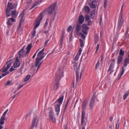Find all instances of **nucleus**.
Segmentation results:
<instances>
[{"label": "nucleus", "mask_w": 129, "mask_h": 129, "mask_svg": "<svg viewBox=\"0 0 129 129\" xmlns=\"http://www.w3.org/2000/svg\"><path fill=\"white\" fill-rule=\"evenodd\" d=\"M108 1L107 0H104V7L106 8L107 7V5Z\"/></svg>", "instance_id": "43"}, {"label": "nucleus", "mask_w": 129, "mask_h": 129, "mask_svg": "<svg viewBox=\"0 0 129 129\" xmlns=\"http://www.w3.org/2000/svg\"><path fill=\"white\" fill-rule=\"evenodd\" d=\"M124 20L122 16L119 18L118 21V26L117 28L116 33L117 35L119 34L120 33V30L121 29L122 25L123 23Z\"/></svg>", "instance_id": "4"}, {"label": "nucleus", "mask_w": 129, "mask_h": 129, "mask_svg": "<svg viewBox=\"0 0 129 129\" xmlns=\"http://www.w3.org/2000/svg\"><path fill=\"white\" fill-rule=\"evenodd\" d=\"M100 44V43H98V44H97L96 50H95V53H97L98 52L99 49V47Z\"/></svg>", "instance_id": "44"}, {"label": "nucleus", "mask_w": 129, "mask_h": 129, "mask_svg": "<svg viewBox=\"0 0 129 129\" xmlns=\"http://www.w3.org/2000/svg\"><path fill=\"white\" fill-rule=\"evenodd\" d=\"M17 3L15 5H13L12 3L8 2V3L7 8L6 9L11 10L14 8H16L17 7Z\"/></svg>", "instance_id": "12"}, {"label": "nucleus", "mask_w": 129, "mask_h": 129, "mask_svg": "<svg viewBox=\"0 0 129 129\" xmlns=\"http://www.w3.org/2000/svg\"><path fill=\"white\" fill-rule=\"evenodd\" d=\"M13 66L10 69V71L11 72H12L14 70H15V69H14L13 68Z\"/></svg>", "instance_id": "61"}, {"label": "nucleus", "mask_w": 129, "mask_h": 129, "mask_svg": "<svg viewBox=\"0 0 129 129\" xmlns=\"http://www.w3.org/2000/svg\"><path fill=\"white\" fill-rule=\"evenodd\" d=\"M81 28V26L80 24H77L76 26V33L77 35L81 37L83 39H85V36L81 33L80 32Z\"/></svg>", "instance_id": "8"}, {"label": "nucleus", "mask_w": 129, "mask_h": 129, "mask_svg": "<svg viewBox=\"0 0 129 129\" xmlns=\"http://www.w3.org/2000/svg\"><path fill=\"white\" fill-rule=\"evenodd\" d=\"M56 5V3H54L46 9L45 10L48 12V13L49 14L52 15L53 13H54V14L55 15L54 12Z\"/></svg>", "instance_id": "6"}, {"label": "nucleus", "mask_w": 129, "mask_h": 129, "mask_svg": "<svg viewBox=\"0 0 129 129\" xmlns=\"http://www.w3.org/2000/svg\"><path fill=\"white\" fill-rule=\"evenodd\" d=\"M125 70L124 69L123 67H121L120 68V73L118 75L117 78L118 79H120L124 74Z\"/></svg>", "instance_id": "16"}, {"label": "nucleus", "mask_w": 129, "mask_h": 129, "mask_svg": "<svg viewBox=\"0 0 129 129\" xmlns=\"http://www.w3.org/2000/svg\"><path fill=\"white\" fill-rule=\"evenodd\" d=\"M49 41V40H48L46 41H45V44H44V46H46V45H47V44L48 43V42Z\"/></svg>", "instance_id": "62"}, {"label": "nucleus", "mask_w": 129, "mask_h": 129, "mask_svg": "<svg viewBox=\"0 0 129 129\" xmlns=\"http://www.w3.org/2000/svg\"><path fill=\"white\" fill-rule=\"evenodd\" d=\"M20 65L19 60L18 59V57H16V60L14 64L13 67L14 68H17L19 67Z\"/></svg>", "instance_id": "15"}, {"label": "nucleus", "mask_w": 129, "mask_h": 129, "mask_svg": "<svg viewBox=\"0 0 129 129\" xmlns=\"http://www.w3.org/2000/svg\"><path fill=\"white\" fill-rule=\"evenodd\" d=\"M89 5L91 8H96L97 5L94 4L91 1H90L89 3Z\"/></svg>", "instance_id": "25"}, {"label": "nucleus", "mask_w": 129, "mask_h": 129, "mask_svg": "<svg viewBox=\"0 0 129 129\" xmlns=\"http://www.w3.org/2000/svg\"><path fill=\"white\" fill-rule=\"evenodd\" d=\"M128 92H126L125 94L123 96V99L124 100H125L127 96L128 95Z\"/></svg>", "instance_id": "41"}, {"label": "nucleus", "mask_w": 129, "mask_h": 129, "mask_svg": "<svg viewBox=\"0 0 129 129\" xmlns=\"http://www.w3.org/2000/svg\"><path fill=\"white\" fill-rule=\"evenodd\" d=\"M8 69L6 67H5L3 68L2 70L3 72H4L6 71Z\"/></svg>", "instance_id": "55"}, {"label": "nucleus", "mask_w": 129, "mask_h": 129, "mask_svg": "<svg viewBox=\"0 0 129 129\" xmlns=\"http://www.w3.org/2000/svg\"><path fill=\"white\" fill-rule=\"evenodd\" d=\"M42 13H40L39 16L37 18L35 23L34 29H36L39 25L42 18Z\"/></svg>", "instance_id": "7"}, {"label": "nucleus", "mask_w": 129, "mask_h": 129, "mask_svg": "<svg viewBox=\"0 0 129 129\" xmlns=\"http://www.w3.org/2000/svg\"><path fill=\"white\" fill-rule=\"evenodd\" d=\"M39 123V119L37 116L34 117L32 120V123L30 127V129H33L35 126L36 127Z\"/></svg>", "instance_id": "5"}, {"label": "nucleus", "mask_w": 129, "mask_h": 129, "mask_svg": "<svg viewBox=\"0 0 129 129\" xmlns=\"http://www.w3.org/2000/svg\"><path fill=\"white\" fill-rule=\"evenodd\" d=\"M119 120H118V121H117V123H116V125L115 129H118L119 125Z\"/></svg>", "instance_id": "50"}, {"label": "nucleus", "mask_w": 129, "mask_h": 129, "mask_svg": "<svg viewBox=\"0 0 129 129\" xmlns=\"http://www.w3.org/2000/svg\"><path fill=\"white\" fill-rule=\"evenodd\" d=\"M24 47H23L19 51V58H21L22 57L24 58L26 56V55L28 54L26 53V52L25 53L24 52Z\"/></svg>", "instance_id": "9"}, {"label": "nucleus", "mask_w": 129, "mask_h": 129, "mask_svg": "<svg viewBox=\"0 0 129 129\" xmlns=\"http://www.w3.org/2000/svg\"><path fill=\"white\" fill-rule=\"evenodd\" d=\"M95 98L94 96H93L92 99L91 100L89 104V107L90 109L93 108L95 105L94 103Z\"/></svg>", "instance_id": "18"}, {"label": "nucleus", "mask_w": 129, "mask_h": 129, "mask_svg": "<svg viewBox=\"0 0 129 129\" xmlns=\"http://www.w3.org/2000/svg\"><path fill=\"white\" fill-rule=\"evenodd\" d=\"M82 120L81 121V124H83L84 122V118L81 117Z\"/></svg>", "instance_id": "58"}, {"label": "nucleus", "mask_w": 129, "mask_h": 129, "mask_svg": "<svg viewBox=\"0 0 129 129\" xmlns=\"http://www.w3.org/2000/svg\"><path fill=\"white\" fill-rule=\"evenodd\" d=\"M80 43V46L81 47H82L84 46V44L83 43V40L81 39H80L79 40Z\"/></svg>", "instance_id": "49"}, {"label": "nucleus", "mask_w": 129, "mask_h": 129, "mask_svg": "<svg viewBox=\"0 0 129 129\" xmlns=\"http://www.w3.org/2000/svg\"><path fill=\"white\" fill-rule=\"evenodd\" d=\"M31 75H28L26 77L25 79L24 80V82L27 81L30 78Z\"/></svg>", "instance_id": "34"}, {"label": "nucleus", "mask_w": 129, "mask_h": 129, "mask_svg": "<svg viewBox=\"0 0 129 129\" xmlns=\"http://www.w3.org/2000/svg\"><path fill=\"white\" fill-rule=\"evenodd\" d=\"M11 63H8V64H7V68L8 69H9L11 66Z\"/></svg>", "instance_id": "60"}, {"label": "nucleus", "mask_w": 129, "mask_h": 129, "mask_svg": "<svg viewBox=\"0 0 129 129\" xmlns=\"http://www.w3.org/2000/svg\"><path fill=\"white\" fill-rule=\"evenodd\" d=\"M32 44H31L28 45L27 47L26 48V49L27 50V51H26V53L28 54L30 51V50L32 46Z\"/></svg>", "instance_id": "28"}, {"label": "nucleus", "mask_w": 129, "mask_h": 129, "mask_svg": "<svg viewBox=\"0 0 129 129\" xmlns=\"http://www.w3.org/2000/svg\"><path fill=\"white\" fill-rule=\"evenodd\" d=\"M49 21V19L47 18L46 19V21L45 22L44 25V27L45 28H46L47 26L48 25V22Z\"/></svg>", "instance_id": "38"}, {"label": "nucleus", "mask_w": 129, "mask_h": 129, "mask_svg": "<svg viewBox=\"0 0 129 129\" xmlns=\"http://www.w3.org/2000/svg\"><path fill=\"white\" fill-rule=\"evenodd\" d=\"M82 27L83 29L85 30H82V33L85 35H86L87 34V30L88 29L89 27L87 25L85 24H83L82 26Z\"/></svg>", "instance_id": "14"}, {"label": "nucleus", "mask_w": 129, "mask_h": 129, "mask_svg": "<svg viewBox=\"0 0 129 129\" xmlns=\"http://www.w3.org/2000/svg\"><path fill=\"white\" fill-rule=\"evenodd\" d=\"M124 67H126L128 64L129 63V59L128 58H126L124 60Z\"/></svg>", "instance_id": "27"}, {"label": "nucleus", "mask_w": 129, "mask_h": 129, "mask_svg": "<svg viewBox=\"0 0 129 129\" xmlns=\"http://www.w3.org/2000/svg\"><path fill=\"white\" fill-rule=\"evenodd\" d=\"M44 48H43L38 53L37 57L36 58L35 65L36 67H37V70L39 69L40 66L43 62V60L41 61L44 57Z\"/></svg>", "instance_id": "2"}, {"label": "nucleus", "mask_w": 129, "mask_h": 129, "mask_svg": "<svg viewBox=\"0 0 129 129\" xmlns=\"http://www.w3.org/2000/svg\"><path fill=\"white\" fill-rule=\"evenodd\" d=\"M115 64V60L114 59H113L112 61L111 62L110 66L109 68L108 72H110V74H111L113 72L114 66Z\"/></svg>", "instance_id": "11"}, {"label": "nucleus", "mask_w": 129, "mask_h": 129, "mask_svg": "<svg viewBox=\"0 0 129 129\" xmlns=\"http://www.w3.org/2000/svg\"><path fill=\"white\" fill-rule=\"evenodd\" d=\"M54 17H52L50 19V26L51 25L52 23L54 20Z\"/></svg>", "instance_id": "45"}, {"label": "nucleus", "mask_w": 129, "mask_h": 129, "mask_svg": "<svg viewBox=\"0 0 129 129\" xmlns=\"http://www.w3.org/2000/svg\"><path fill=\"white\" fill-rule=\"evenodd\" d=\"M36 29H34V31H33L32 34V36L34 37L36 35Z\"/></svg>", "instance_id": "53"}, {"label": "nucleus", "mask_w": 129, "mask_h": 129, "mask_svg": "<svg viewBox=\"0 0 129 129\" xmlns=\"http://www.w3.org/2000/svg\"><path fill=\"white\" fill-rule=\"evenodd\" d=\"M84 21V17L83 16L80 15L78 18V22L80 24L83 23Z\"/></svg>", "instance_id": "23"}, {"label": "nucleus", "mask_w": 129, "mask_h": 129, "mask_svg": "<svg viewBox=\"0 0 129 129\" xmlns=\"http://www.w3.org/2000/svg\"><path fill=\"white\" fill-rule=\"evenodd\" d=\"M9 74V73L8 72H5V73L3 74L2 75V77H4L6 75L8 74Z\"/></svg>", "instance_id": "56"}, {"label": "nucleus", "mask_w": 129, "mask_h": 129, "mask_svg": "<svg viewBox=\"0 0 129 129\" xmlns=\"http://www.w3.org/2000/svg\"><path fill=\"white\" fill-rule=\"evenodd\" d=\"M54 114L53 111H50L49 114L50 119L52 121L55 122L56 121L55 118L54 117Z\"/></svg>", "instance_id": "13"}, {"label": "nucleus", "mask_w": 129, "mask_h": 129, "mask_svg": "<svg viewBox=\"0 0 129 129\" xmlns=\"http://www.w3.org/2000/svg\"><path fill=\"white\" fill-rule=\"evenodd\" d=\"M24 13L23 11V12L19 16V18H21L20 20L19 23V26H21L22 23L23 22L24 20Z\"/></svg>", "instance_id": "17"}, {"label": "nucleus", "mask_w": 129, "mask_h": 129, "mask_svg": "<svg viewBox=\"0 0 129 129\" xmlns=\"http://www.w3.org/2000/svg\"><path fill=\"white\" fill-rule=\"evenodd\" d=\"M101 58V61L102 62L103 61V55H102L100 57Z\"/></svg>", "instance_id": "63"}, {"label": "nucleus", "mask_w": 129, "mask_h": 129, "mask_svg": "<svg viewBox=\"0 0 129 129\" xmlns=\"http://www.w3.org/2000/svg\"><path fill=\"white\" fill-rule=\"evenodd\" d=\"M6 119V118L2 116L0 119V125H3L4 124V121Z\"/></svg>", "instance_id": "31"}, {"label": "nucleus", "mask_w": 129, "mask_h": 129, "mask_svg": "<svg viewBox=\"0 0 129 129\" xmlns=\"http://www.w3.org/2000/svg\"><path fill=\"white\" fill-rule=\"evenodd\" d=\"M12 84V81L10 80L7 81L5 85L6 86L8 85H11Z\"/></svg>", "instance_id": "35"}, {"label": "nucleus", "mask_w": 129, "mask_h": 129, "mask_svg": "<svg viewBox=\"0 0 129 129\" xmlns=\"http://www.w3.org/2000/svg\"><path fill=\"white\" fill-rule=\"evenodd\" d=\"M124 20L122 16L119 18L118 21V26L117 28L116 33L117 35L119 34L120 33V30L121 29L122 25L123 23Z\"/></svg>", "instance_id": "3"}, {"label": "nucleus", "mask_w": 129, "mask_h": 129, "mask_svg": "<svg viewBox=\"0 0 129 129\" xmlns=\"http://www.w3.org/2000/svg\"><path fill=\"white\" fill-rule=\"evenodd\" d=\"M99 40V37L97 35H95L94 38V42L96 44Z\"/></svg>", "instance_id": "37"}, {"label": "nucleus", "mask_w": 129, "mask_h": 129, "mask_svg": "<svg viewBox=\"0 0 129 129\" xmlns=\"http://www.w3.org/2000/svg\"><path fill=\"white\" fill-rule=\"evenodd\" d=\"M21 26H20L19 24V27L18 28V31L20 34H22V29L21 27Z\"/></svg>", "instance_id": "36"}, {"label": "nucleus", "mask_w": 129, "mask_h": 129, "mask_svg": "<svg viewBox=\"0 0 129 129\" xmlns=\"http://www.w3.org/2000/svg\"><path fill=\"white\" fill-rule=\"evenodd\" d=\"M15 20L13 18L8 19V21L7 22V24L9 25H11L12 24V23L15 21Z\"/></svg>", "instance_id": "20"}, {"label": "nucleus", "mask_w": 129, "mask_h": 129, "mask_svg": "<svg viewBox=\"0 0 129 129\" xmlns=\"http://www.w3.org/2000/svg\"><path fill=\"white\" fill-rule=\"evenodd\" d=\"M8 109H7L5 112H4V114H3L2 116L3 117H4L5 118V115L8 112Z\"/></svg>", "instance_id": "51"}, {"label": "nucleus", "mask_w": 129, "mask_h": 129, "mask_svg": "<svg viewBox=\"0 0 129 129\" xmlns=\"http://www.w3.org/2000/svg\"><path fill=\"white\" fill-rule=\"evenodd\" d=\"M32 3L31 0H28L27 1V3L28 4H31Z\"/></svg>", "instance_id": "64"}, {"label": "nucleus", "mask_w": 129, "mask_h": 129, "mask_svg": "<svg viewBox=\"0 0 129 129\" xmlns=\"http://www.w3.org/2000/svg\"><path fill=\"white\" fill-rule=\"evenodd\" d=\"M79 56L78 54H77L75 57V60L76 61H78L79 59Z\"/></svg>", "instance_id": "52"}, {"label": "nucleus", "mask_w": 129, "mask_h": 129, "mask_svg": "<svg viewBox=\"0 0 129 129\" xmlns=\"http://www.w3.org/2000/svg\"><path fill=\"white\" fill-rule=\"evenodd\" d=\"M12 60V59L10 58H9L8 59V60L7 62H6L7 64H8V63H10V62Z\"/></svg>", "instance_id": "59"}, {"label": "nucleus", "mask_w": 129, "mask_h": 129, "mask_svg": "<svg viewBox=\"0 0 129 129\" xmlns=\"http://www.w3.org/2000/svg\"><path fill=\"white\" fill-rule=\"evenodd\" d=\"M85 116V112L84 110H82V113L81 117L84 118Z\"/></svg>", "instance_id": "48"}, {"label": "nucleus", "mask_w": 129, "mask_h": 129, "mask_svg": "<svg viewBox=\"0 0 129 129\" xmlns=\"http://www.w3.org/2000/svg\"><path fill=\"white\" fill-rule=\"evenodd\" d=\"M42 2V1L40 0V2L39 1H37L36 2L34 3L33 4V6H32L31 8H30V9L31 10L34 8L38 4L40 3H41Z\"/></svg>", "instance_id": "32"}, {"label": "nucleus", "mask_w": 129, "mask_h": 129, "mask_svg": "<svg viewBox=\"0 0 129 129\" xmlns=\"http://www.w3.org/2000/svg\"><path fill=\"white\" fill-rule=\"evenodd\" d=\"M123 57L121 56H118L117 59V63L119 64L122 61Z\"/></svg>", "instance_id": "26"}, {"label": "nucleus", "mask_w": 129, "mask_h": 129, "mask_svg": "<svg viewBox=\"0 0 129 129\" xmlns=\"http://www.w3.org/2000/svg\"><path fill=\"white\" fill-rule=\"evenodd\" d=\"M64 96L63 95L61 96L60 98L58 99V101H56L55 102V103L58 104L59 105H61L62 104L63 99Z\"/></svg>", "instance_id": "21"}, {"label": "nucleus", "mask_w": 129, "mask_h": 129, "mask_svg": "<svg viewBox=\"0 0 129 129\" xmlns=\"http://www.w3.org/2000/svg\"><path fill=\"white\" fill-rule=\"evenodd\" d=\"M95 10H92L90 13V15L92 16H93L95 14Z\"/></svg>", "instance_id": "47"}, {"label": "nucleus", "mask_w": 129, "mask_h": 129, "mask_svg": "<svg viewBox=\"0 0 129 129\" xmlns=\"http://www.w3.org/2000/svg\"><path fill=\"white\" fill-rule=\"evenodd\" d=\"M124 52L123 51L122 49H121L120 50L119 54L120 55L119 56H120L123 57V56L124 55Z\"/></svg>", "instance_id": "40"}, {"label": "nucleus", "mask_w": 129, "mask_h": 129, "mask_svg": "<svg viewBox=\"0 0 129 129\" xmlns=\"http://www.w3.org/2000/svg\"><path fill=\"white\" fill-rule=\"evenodd\" d=\"M6 15L7 17L10 16L11 15V10H6Z\"/></svg>", "instance_id": "30"}, {"label": "nucleus", "mask_w": 129, "mask_h": 129, "mask_svg": "<svg viewBox=\"0 0 129 129\" xmlns=\"http://www.w3.org/2000/svg\"><path fill=\"white\" fill-rule=\"evenodd\" d=\"M78 64L76 63L74 66V68L76 72V81H78L79 76V67H77Z\"/></svg>", "instance_id": "10"}, {"label": "nucleus", "mask_w": 129, "mask_h": 129, "mask_svg": "<svg viewBox=\"0 0 129 129\" xmlns=\"http://www.w3.org/2000/svg\"><path fill=\"white\" fill-rule=\"evenodd\" d=\"M63 76V71L62 69H59L56 72L55 75V79L54 82L53 90L56 91L59 88V81L61 78Z\"/></svg>", "instance_id": "1"}, {"label": "nucleus", "mask_w": 129, "mask_h": 129, "mask_svg": "<svg viewBox=\"0 0 129 129\" xmlns=\"http://www.w3.org/2000/svg\"><path fill=\"white\" fill-rule=\"evenodd\" d=\"M72 26L70 25L69 27L67 28V31H70L72 30Z\"/></svg>", "instance_id": "54"}, {"label": "nucleus", "mask_w": 129, "mask_h": 129, "mask_svg": "<svg viewBox=\"0 0 129 129\" xmlns=\"http://www.w3.org/2000/svg\"><path fill=\"white\" fill-rule=\"evenodd\" d=\"M18 13L16 12V10H14L11 11V16L12 18H16L17 16Z\"/></svg>", "instance_id": "22"}, {"label": "nucleus", "mask_w": 129, "mask_h": 129, "mask_svg": "<svg viewBox=\"0 0 129 129\" xmlns=\"http://www.w3.org/2000/svg\"><path fill=\"white\" fill-rule=\"evenodd\" d=\"M69 101V99L68 100V101H67V102L66 103V104H65V107H64V111L66 110L67 109V108L68 106Z\"/></svg>", "instance_id": "42"}, {"label": "nucleus", "mask_w": 129, "mask_h": 129, "mask_svg": "<svg viewBox=\"0 0 129 129\" xmlns=\"http://www.w3.org/2000/svg\"><path fill=\"white\" fill-rule=\"evenodd\" d=\"M60 42V46H61L62 45L63 42V37H62L61 38Z\"/></svg>", "instance_id": "46"}, {"label": "nucleus", "mask_w": 129, "mask_h": 129, "mask_svg": "<svg viewBox=\"0 0 129 129\" xmlns=\"http://www.w3.org/2000/svg\"><path fill=\"white\" fill-rule=\"evenodd\" d=\"M84 10L88 14L90 11V9L89 7L87 6H86L84 8Z\"/></svg>", "instance_id": "33"}, {"label": "nucleus", "mask_w": 129, "mask_h": 129, "mask_svg": "<svg viewBox=\"0 0 129 129\" xmlns=\"http://www.w3.org/2000/svg\"><path fill=\"white\" fill-rule=\"evenodd\" d=\"M100 66V61L99 60L97 62L96 65L95 67V69L96 70L97 69L99 68Z\"/></svg>", "instance_id": "39"}, {"label": "nucleus", "mask_w": 129, "mask_h": 129, "mask_svg": "<svg viewBox=\"0 0 129 129\" xmlns=\"http://www.w3.org/2000/svg\"><path fill=\"white\" fill-rule=\"evenodd\" d=\"M85 18L86 20L88 21L90 20L89 16L88 15H86L85 16Z\"/></svg>", "instance_id": "57"}, {"label": "nucleus", "mask_w": 129, "mask_h": 129, "mask_svg": "<svg viewBox=\"0 0 129 129\" xmlns=\"http://www.w3.org/2000/svg\"><path fill=\"white\" fill-rule=\"evenodd\" d=\"M125 7V5L124 3H123L121 6V11L120 12V15H122L123 10L124 9Z\"/></svg>", "instance_id": "29"}, {"label": "nucleus", "mask_w": 129, "mask_h": 129, "mask_svg": "<svg viewBox=\"0 0 129 129\" xmlns=\"http://www.w3.org/2000/svg\"><path fill=\"white\" fill-rule=\"evenodd\" d=\"M88 103V101L86 100L84 101L82 105V109H85L86 108Z\"/></svg>", "instance_id": "24"}, {"label": "nucleus", "mask_w": 129, "mask_h": 129, "mask_svg": "<svg viewBox=\"0 0 129 129\" xmlns=\"http://www.w3.org/2000/svg\"><path fill=\"white\" fill-rule=\"evenodd\" d=\"M60 106L61 105L58 104H56L55 106V111L56 113V114L57 115L59 114L60 111Z\"/></svg>", "instance_id": "19"}]
</instances>
